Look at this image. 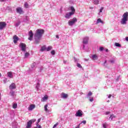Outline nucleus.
<instances>
[{"mask_svg":"<svg viewBox=\"0 0 128 128\" xmlns=\"http://www.w3.org/2000/svg\"><path fill=\"white\" fill-rule=\"evenodd\" d=\"M14 94H16V92L14 90H12L10 92V94L11 96H14Z\"/></svg>","mask_w":128,"mask_h":128,"instance_id":"nucleus-23","label":"nucleus"},{"mask_svg":"<svg viewBox=\"0 0 128 128\" xmlns=\"http://www.w3.org/2000/svg\"><path fill=\"white\" fill-rule=\"evenodd\" d=\"M0 100H2V98H0Z\"/></svg>","mask_w":128,"mask_h":128,"instance_id":"nucleus-58","label":"nucleus"},{"mask_svg":"<svg viewBox=\"0 0 128 128\" xmlns=\"http://www.w3.org/2000/svg\"><path fill=\"white\" fill-rule=\"evenodd\" d=\"M28 56H30V53H28V52H26L25 53V54H24L25 58H28Z\"/></svg>","mask_w":128,"mask_h":128,"instance_id":"nucleus-34","label":"nucleus"},{"mask_svg":"<svg viewBox=\"0 0 128 128\" xmlns=\"http://www.w3.org/2000/svg\"><path fill=\"white\" fill-rule=\"evenodd\" d=\"M24 6L26 8H28V2L24 3Z\"/></svg>","mask_w":128,"mask_h":128,"instance_id":"nucleus-31","label":"nucleus"},{"mask_svg":"<svg viewBox=\"0 0 128 128\" xmlns=\"http://www.w3.org/2000/svg\"><path fill=\"white\" fill-rule=\"evenodd\" d=\"M74 14V12H67L65 15L66 18H70Z\"/></svg>","mask_w":128,"mask_h":128,"instance_id":"nucleus-13","label":"nucleus"},{"mask_svg":"<svg viewBox=\"0 0 128 128\" xmlns=\"http://www.w3.org/2000/svg\"><path fill=\"white\" fill-rule=\"evenodd\" d=\"M40 88V83H37V84L36 86V89L37 90H38V88Z\"/></svg>","mask_w":128,"mask_h":128,"instance_id":"nucleus-35","label":"nucleus"},{"mask_svg":"<svg viewBox=\"0 0 128 128\" xmlns=\"http://www.w3.org/2000/svg\"><path fill=\"white\" fill-rule=\"evenodd\" d=\"M110 114V112H106L105 114H106V116H108V114Z\"/></svg>","mask_w":128,"mask_h":128,"instance_id":"nucleus-44","label":"nucleus"},{"mask_svg":"<svg viewBox=\"0 0 128 128\" xmlns=\"http://www.w3.org/2000/svg\"><path fill=\"white\" fill-rule=\"evenodd\" d=\"M108 98H112V94H110V95L108 96Z\"/></svg>","mask_w":128,"mask_h":128,"instance_id":"nucleus-50","label":"nucleus"},{"mask_svg":"<svg viewBox=\"0 0 128 128\" xmlns=\"http://www.w3.org/2000/svg\"><path fill=\"white\" fill-rule=\"evenodd\" d=\"M80 124H78V126L76 127V128H80Z\"/></svg>","mask_w":128,"mask_h":128,"instance_id":"nucleus-53","label":"nucleus"},{"mask_svg":"<svg viewBox=\"0 0 128 128\" xmlns=\"http://www.w3.org/2000/svg\"><path fill=\"white\" fill-rule=\"evenodd\" d=\"M82 124H86V120L82 121L79 124V126H80Z\"/></svg>","mask_w":128,"mask_h":128,"instance_id":"nucleus-30","label":"nucleus"},{"mask_svg":"<svg viewBox=\"0 0 128 128\" xmlns=\"http://www.w3.org/2000/svg\"><path fill=\"white\" fill-rule=\"evenodd\" d=\"M74 60L75 62H76V58H74Z\"/></svg>","mask_w":128,"mask_h":128,"instance_id":"nucleus-55","label":"nucleus"},{"mask_svg":"<svg viewBox=\"0 0 128 128\" xmlns=\"http://www.w3.org/2000/svg\"><path fill=\"white\" fill-rule=\"evenodd\" d=\"M44 110H46V112H48V104L45 105Z\"/></svg>","mask_w":128,"mask_h":128,"instance_id":"nucleus-40","label":"nucleus"},{"mask_svg":"<svg viewBox=\"0 0 128 128\" xmlns=\"http://www.w3.org/2000/svg\"><path fill=\"white\" fill-rule=\"evenodd\" d=\"M83 94L82 92H80V94H81V95H82V94Z\"/></svg>","mask_w":128,"mask_h":128,"instance_id":"nucleus-57","label":"nucleus"},{"mask_svg":"<svg viewBox=\"0 0 128 128\" xmlns=\"http://www.w3.org/2000/svg\"><path fill=\"white\" fill-rule=\"evenodd\" d=\"M8 78H12L13 76L12 73V72H8Z\"/></svg>","mask_w":128,"mask_h":128,"instance_id":"nucleus-20","label":"nucleus"},{"mask_svg":"<svg viewBox=\"0 0 128 128\" xmlns=\"http://www.w3.org/2000/svg\"><path fill=\"white\" fill-rule=\"evenodd\" d=\"M13 39H14L13 42L14 44H16V42H18V36L15 35L14 36Z\"/></svg>","mask_w":128,"mask_h":128,"instance_id":"nucleus-15","label":"nucleus"},{"mask_svg":"<svg viewBox=\"0 0 128 128\" xmlns=\"http://www.w3.org/2000/svg\"><path fill=\"white\" fill-rule=\"evenodd\" d=\"M106 62H107V61H106V60L104 63V66H106Z\"/></svg>","mask_w":128,"mask_h":128,"instance_id":"nucleus-47","label":"nucleus"},{"mask_svg":"<svg viewBox=\"0 0 128 128\" xmlns=\"http://www.w3.org/2000/svg\"><path fill=\"white\" fill-rule=\"evenodd\" d=\"M44 34V30L42 29H38L36 30V32L34 35L35 44H40V39Z\"/></svg>","mask_w":128,"mask_h":128,"instance_id":"nucleus-1","label":"nucleus"},{"mask_svg":"<svg viewBox=\"0 0 128 128\" xmlns=\"http://www.w3.org/2000/svg\"><path fill=\"white\" fill-rule=\"evenodd\" d=\"M20 21L18 22L16 24L15 26H16V27L18 26H20Z\"/></svg>","mask_w":128,"mask_h":128,"instance_id":"nucleus-32","label":"nucleus"},{"mask_svg":"<svg viewBox=\"0 0 128 128\" xmlns=\"http://www.w3.org/2000/svg\"><path fill=\"white\" fill-rule=\"evenodd\" d=\"M34 108H36V105H34V104H31L29 106L28 110H34Z\"/></svg>","mask_w":128,"mask_h":128,"instance_id":"nucleus-17","label":"nucleus"},{"mask_svg":"<svg viewBox=\"0 0 128 128\" xmlns=\"http://www.w3.org/2000/svg\"><path fill=\"white\" fill-rule=\"evenodd\" d=\"M116 116H114V114H110V116H108L106 117V119L108 120H115L116 118Z\"/></svg>","mask_w":128,"mask_h":128,"instance_id":"nucleus-6","label":"nucleus"},{"mask_svg":"<svg viewBox=\"0 0 128 128\" xmlns=\"http://www.w3.org/2000/svg\"><path fill=\"white\" fill-rule=\"evenodd\" d=\"M110 62H111V64H114V60H110Z\"/></svg>","mask_w":128,"mask_h":128,"instance_id":"nucleus-46","label":"nucleus"},{"mask_svg":"<svg viewBox=\"0 0 128 128\" xmlns=\"http://www.w3.org/2000/svg\"><path fill=\"white\" fill-rule=\"evenodd\" d=\"M107 102H110V100H108Z\"/></svg>","mask_w":128,"mask_h":128,"instance_id":"nucleus-60","label":"nucleus"},{"mask_svg":"<svg viewBox=\"0 0 128 128\" xmlns=\"http://www.w3.org/2000/svg\"><path fill=\"white\" fill-rule=\"evenodd\" d=\"M78 22V20L76 18H74L72 20L68 21V24L70 26H74V24L75 22Z\"/></svg>","mask_w":128,"mask_h":128,"instance_id":"nucleus-7","label":"nucleus"},{"mask_svg":"<svg viewBox=\"0 0 128 128\" xmlns=\"http://www.w3.org/2000/svg\"><path fill=\"white\" fill-rule=\"evenodd\" d=\"M100 22L101 24H103L104 22H102V19L98 18L97 20L96 24H100Z\"/></svg>","mask_w":128,"mask_h":128,"instance_id":"nucleus-26","label":"nucleus"},{"mask_svg":"<svg viewBox=\"0 0 128 128\" xmlns=\"http://www.w3.org/2000/svg\"><path fill=\"white\" fill-rule=\"evenodd\" d=\"M25 22H28V17H26Z\"/></svg>","mask_w":128,"mask_h":128,"instance_id":"nucleus-45","label":"nucleus"},{"mask_svg":"<svg viewBox=\"0 0 128 128\" xmlns=\"http://www.w3.org/2000/svg\"><path fill=\"white\" fill-rule=\"evenodd\" d=\"M122 18L120 21L122 24H126V22L128 20V12H126L122 15Z\"/></svg>","mask_w":128,"mask_h":128,"instance_id":"nucleus-2","label":"nucleus"},{"mask_svg":"<svg viewBox=\"0 0 128 128\" xmlns=\"http://www.w3.org/2000/svg\"><path fill=\"white\" fill-rule=\"evenodd\" d=\"M20 48L22 52H26V45L24 43H21L19 45Z\"/></svg>","mask_w":128,"mask_h":128,"instance_id":"nucleus-8","label":"nucleus"},{"mask_svg":"<svg viewBox=\"0 0 128 128\" xmlns=\"http://www.w3.org/2000/svg\"><path fill=\"white\" fill-rule=\"evenodd\" d=\"M0 2H6V0H0Z\"/></svg>","mask_w":128,"mask_h":128,"instance_id":"nucleus-56","label":"nucleus"},{"mask_svg":"<svg viewBox=\"0 0 128 128\" xmlns=\"http://www.w3.org/2000/svg\"><path fill=\"white\" fill-rule=\"evenodd\" d=\"M16 12L17 14H24V10H22V8L20 7H18L16 8Z\"/></svg>","mask_w":128,"mask_h":128,"instance_id":"nucleus-9","label":"nucleus"},{"mask_svg":"<svg viewBox=\"0 0 128 128\" xmlns=\"http://www.w3.org/2000/svg\"><path fill=\"white\" fill-rule=\"evenodd\" d=\"M2 76V74L0 73V78Z\"/></svg>","mask_w":128,"mask_h":128,"instance_id":"nucleus-59","label":"nucleus"},{"mask_svg":"<svg viewBox=\"0 0 128 128\" xmlns=\"http://www.w3.org/2000/svg\"><path fill=\"white\" fill-rule=\"evenodd\" d=\"M126 40L128 42V36L126 38Z\"/></svg>","mask_w":128,"mask_h":128,"instance_id":"nucleus-51","label":"nucleus"},{"mask_svg":"<svg viewBox=\"0 0 128 128\" xmlns=\"http://www.w3.org/2000/svg\"><path fill=\"white\" fill-rule=\"evenodd\" d=\"M103 10H104V7H102L101 8L100 10V12L98 14H100V12H102Z\"/></svg>","mask_w":128,"mask_h":128,"instance_id":"nucleus-39","label":"nucleus"},{"mask_svg":"<svg viewBox=\"0 0 128 128\" xmlns=\"http://www.w3.org/2000/svg\"><path fill=\"white\" fill-rule=\"evenodd\" d=\"M106 52H108V49H106Z\"/></svg>","mask_w":128,"mask_h":128,"instance_id":"nucleus-54","label":"nucleus"},{"mask_svg":"<svg viewBox=\"0 0 128 128\" xmlns=\"http://www.w3.org/2000/svg\"><path fill=\"white\" fill-rule=\"evenodd\" d=\"M98 56L94 54L92 56V59L93 60H98Z\"/></svg>","mask_w":128,"mask_h":128,"instance_id":"nucleus-18","label":"nucleus"},{"mask_svg":"<svg viewBox=\"0 0 128 128\" xmlns=\"http://www.w3.org/2000/svg\"><path fill=\"white\" fill-rule=\"evenodd\" d=\"M75 116H78L79 118H82V116H84V112H82V110H79L76 112Z\"/></svg>","mask_w":128,"mask_h":128,"instance_id":"nucleus-5","label":"nucleus"},{"mask_svg":"<svg viewBox=\"0 0 128 128\" xmlns=\"http://www.w3.org/2000/svg\"><path fill=\"white\" fill-rule=\"evenodd\" d=\"M100 52H102V50H104V48L103 47H100Z\"/></svg>","mask_w":128,"mask_h":128,"instance_id":"nucleus-42","label":"nucleus"},{"mask_svg":"<svg viewBox=\"0 0 128 128\" xmlns=\"http://www.w3.org/2000/svg\"><path fill=\"white\" fill-rule=\"evenodd\" d=\"M64 64H66V61L64 60Z\"/></svg>","mask_w":128,"mask_h":128,"instance_id":"nucleus-52","label":"nucleus"},{"mask_svg":"<svg viewBox=\"0 0 128 128\" xmlns=\"http://www.w3.org/2000/svg\"><path fill=\"white\" fill-rule=\"evenodd\" d=\"M99 2H100V0H93V4H98Z\"/></svg>","mask_w":128,"mask_h":128,"instance_id":"nucleus-24","label":"nucleus"},{"mask_svg":"<svg viewBox=\"0 0 128 128\" xmlns=\"http://www.w3.org/2000/svg\"><path fill=\"white\" fill-rule=\"evenodd\" d=\"M61 98L64 100H66L68 96V95L64 92H62L60 95Z\"/></svg>","mask_w":128,"mask_h":128,"instance_id":"nucleus-12","label":"nucleus"},{"mask_svg":"<svg viewBox=\"0 0 128 128\" xmlns=\"http://www.w3.org/2000/svg\"><path fill=\"white\" fill-rule=\"evenodd\" d=\"M89 8H90V10H94V7H92V6H90V7Z\"/></svg>","mask_w":128,"mask_h":128,"instance_id":"nucleus-48","label":"nucleus"},{"mask_svg":"<svg viewBox=\"0 0 128 128\" xmlns=\"http://www.w3.org/2000/svg\"><path fill=\"white\" fill-rule=\"evenodd\" d=\"M120 76H118L117 78L116 79V82H118V80H120Z\"/></svg>","mask_w":128,"mask_h":128,"instance_id":"nucleus-43","label":"nucleus"},{"mask_svg":"<svg viewBox=\"0 0 128 128\" xmlns=\"http://www.w3.org/2000/svg\"><path fill=\"white\" fill-rule=\"evenodd\" d=\"M77 66L78 68H82V65L80 64L79 63H77Z\"/></svg>","mask_w":128,"mask_h":128,"instance_id":"nucleus-33","label":"nucleus"},{"mask_svg":"<svg viewBox=\"0 0 128 128\" xmlns=\"http://www.w3.org/2000/svg\"><path fill=\"white\" fill-rule=\"evenodd\" d=\"M36 70V62H34L31 66V69H30V72H32Z\"/></svg>","mask_w":128,"mask_h":128,"instance_id":"nucleus-16","label":"nucleus"},{"mask_svg":"<svg viewBox=\"0 0 128 128\" xmlns=\"http://www.w3.org/2000/svg\"><path fill=\"white\" fill-rule=\"evenodd\" d=\"M102 128H107L108 126V124L106 122H104L102 124Z\"/></svg>","mask_w":128,"mask_h":128,"instance_id":"nucleus-19","label":"nucleus"},{"mask_svg":"<svg viewBox=\"0 0 128 128\" xmlns=\"http://www.w3.org/2000/svg\"><path fill=\"white\" fill-rule=\"evenodd\" d=\"M42 100H48V96H44V97H43Z\"/></svg>","mask_w":128,"mask_h":128,"instance_id":"nucleus-41","label":"nucleus"},{"mask_svg":"<svg viewBox=\"0 0 128 128\" xmlns=\"http://www.w3.org/2000/svg\"><path fill=\"white\" fill-rule=\"evenodd\" d=\"M16 84L14 83H12L10 86V90H16Z\"/></svg>","mask_w":128,"mask_h":128,"instance_id":"nucleus-14","label":"nucleus"},{"mask_svg":"<svg viewBox=\"0 0 128 128\" xmlns=\"http://www.w3.org/2000/svg\"><path fill=\"white\" fill-rule=\"evenodd\" d=\"M52 47L51 46H48L47 48H46V50L47 52H50V50H52Z\"/></svg>","mask_w":128,"mask_h":128,"instance_id":"nucleus-28","label":"nucleus"},{"mask_svg":"<svg viewBox=\"0 0 128 128\" xmlns=\"http://www.w3.org/2000/svg\"><path fill=\"white\" fill-rule=\"evenodd\" d=\"M12 108L16 110V108H18V104L16 103H14L12 105Z\"/></svg>","mask_w":128,"mask_h":128,"instance_id":"nucleus-27","label":"nucleus"},{"mask_svg":"<svg viewBox=\"0 0 128 128\" xmlns=\"http://www.w3.org/2000/svg\"><path fill=\"white\" fill-rule=\"evenodd\" d=\"M56 38H60V36H58V35H56Z\"/></svg>","mask_w":128,"mask_h":128,"instance_id":"nucleus-49","label":"nucleus"},{"mask_svg":"<svg viewBox=\"0 0 128 128\" xmlns=\"http://www.w3.org/2000/svg\"><path fill=\"white\" fill-rule=\"evenodd\" d=\"M28 36H29L28 40H32V38H34V33L32 32V30H30L29 32Z\"/></svg>","mask_w":128,"mask_h":128,"instance_id":"nucleus-10","label":"nucleus"},{"mask_svg":"<svg viewBox=\"0 0 128 128\" xmlns=\"http://www.w3.org/2000/svg\"><path fill=\"white\" fill-rule=\"evenodd\" d=\"M6 26V23L4 22H0V30H2L3 28H4Z\"/></svg>","mask_w":128,"mask_h":128,"instance_id":"nucleus-11","label":"nucleus"},{"mask_svg":"<svg viewBox=\"0 0 128 128\" xmlns=\"http://www.w3.org/2000/svg\"><path fill=\"white\" fill-rule=\"evenodd\" d=\"M114 46H117V48H122V45L118 42H115Z\"/></svg>","mask_w":128,"mask_h":128,"instance_id":"nucleus-21","label":"nucleus"},{"mask_svg":"<svg viewBox=\"0 0 128 128\" xmlns=\"http://www.w3.org/2000/svg\"><path fill=\"white\" fill-rule=\"evenodd\" d=\"M51 54H52V56H54V54H56V52L54 51V50H52V51H51Z\"/></svg>","mask_w":128,"mask_h":128,"instance_id":"nucleus-37","label":"nucleus"},{"mask_svg":"<svg viewBox=\"0 0 128 128\" xmlns=\"http://www.w3.org/2000/svg\"><path fill=\"white\" fill-rule=\"evenodd\" d=\"M40 122V118L38 119V122L36 124L37 128H38V126H40L38 124Z\"/></svg>","mask_w":128,"mask_h":128,"instance_id":"nucleus-38","label":"nucleus"},{"mask_svg":"<svg viewBox=\"0 0 128 128\" xmlns=\"http://www.w3.org/2000/svg\"><path fill=\"white\" fill-rule=\"evenodd\" d=\"M46 50V46H44L41 48L40 51L44 52V50Z\"/></svg>","mask_w":128,"mask_h":128,"instance_id":"nucleus-25","label":"nucleus"},{"mask_svg":"<svg viewBox=\"0 0 128 128\" xmlns=\"http://www.w3.org/2000/svg\"><path fill=\"white\" fill-rule=\"evenodd\" d=\"M92 96V92L90 91L87 94V98H88V96Z\"/></svg>","mask_w":128,"mask_h":128,"instance_id":"nucleus-29","label":"nucleus"},{"mask_svg":"<svg viewBox=\"0 0 128 128\" xmlns=\"http://www.w3.org/2000/svg\"><path fill=\"white\" fill-rule=\"evenodd\" d=\"M70 8L72 10L70 12H74H74H76V9H74V6H71Z\"/></svg>","mask_w":128,"mask_h":128,"instance_id":"nucleus-22","label":"nucleus"},{"mask_svg":"<svg viewBox=\"0 0 128 128\" xmlns=\"http://www.w3.org/2000/svg\"><path fill=\"white\" fill-rule=\"evenodd\" d=\"M89 100L90 102H94V97H90L89 98Z\"/></svg>","mask_w":128,"mask_h":128,"instance_id":"nucleus-36","label":"nucleus"},{"mask_svg":"<svg viewBox=\"0 0 128 128\" xmlns=\"http://www.w3.org/2000/svg\"><path fill=\"white\" fill-rule=\"evenodd\" d=\"M83 50H84L86 48V44H88V38L86 37L83 39Z\"/></svg>","mask_w":128,"mask_h":128,"instance_id":"nucleus-4","label":"nucleus"},{"mask_svg":"<svg viewBox=\"0 0 128 128\" xmlns=\"http://www.w3.org/2000/svg\"><path fill=\"white\" fill-rule=\"evenodd\" d=\"M36 120V119H32L27 122L26 128H32V124Z\"/></svg>","mask_w":128,"mask_h":128,"instance_id":"nucleus-3","label":"nucleus"}]
</instances>
